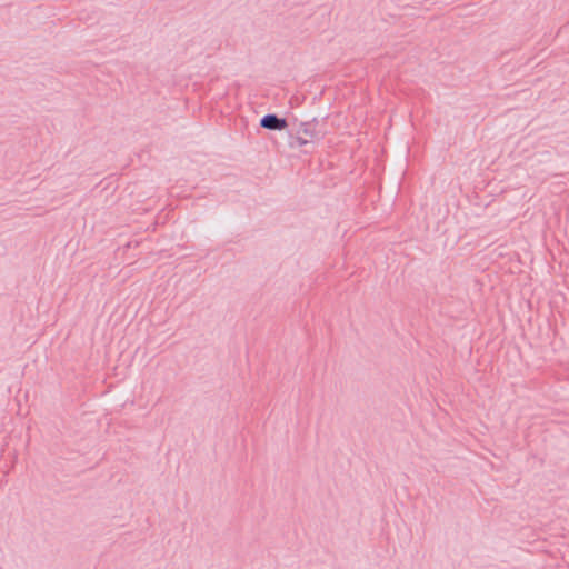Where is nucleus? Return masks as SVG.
<instances>
[{
	"instance_id": "obj_1",
	"label": "nucleus",
	"mask_w": 569,
	"mask_h": 569,
	"mask_svg": "<svg viewBox=\"0 0 569 569\" xmlns=\"http://www.w3.org/2000/svg\"><path fill=\"white\" fill-rule=\"evenodd\" d=\"M318 124L319 121L316 118L310 121L301 122L299 124L298 133L306 136L309 142L320 140L323 138L325 133L318 129Z\"/></svg>"
},
{
	"instance_id": "obj_2",
	"label": "nucleus",
	"mask_w": 569,
	"mask_h": 569,
	"mask_svg": "<svg viewBox=\"0 0 569 569\" xmlns=\"http://www.w3.org/2000/svg\"><path fill=\"white\" fill-rule=\"evenodd\" d=\"M287 126V120L278 117L276 113H267L260 119V127L267 130L281 131Z\"/></svg>"
},
{
	"instance_id": "obj_3",
	"label": "nucleus",
	"mask_w": 569,
	"mask_h": 569,
	"mask_svg": "<svg viewBox=\"0 0 569 569\" xmlns=\"http://www.w3.org/2000/svg\"><path fill=\"white\" fill-rule=\"evenodd\" d=\"M309 143V140L302 137V133L292 134L289 133L288 144L290 148H301Z\"/></svg>"
}]
</instances>
